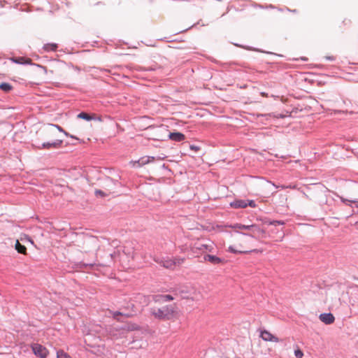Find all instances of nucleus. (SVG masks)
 Here are the masks:
<instances>
[{
  "mask_svg": "<svg viewBox=\"0 0 358 358\" xmlns=\"http://www.w3.org/2000/svg\"><path fill=\"white\" fill-rule=\"evenodd\" d=\"M236 232L234 235L231 231H227L230 234V245L229 251L234 254L248 253L251 252L250 245V238L247 234L239 233L241 229H234Z\"/></svg>",
  "mask_w": 358,
  "mask_h": 358,
  "instance_id": "obj_1",
  "label": "nucleus"
},
{
  "mask_svg": "<svg viewBox=\"0 0 358 358\" xmlns=\"http://www.w3.org/2000/svg\"><path fill=\"white\" fill-rule=\"evenodd\" d=\"M62 129L55 125H51L44 129L43 136L46 141H44L40 149H57L61 147L63 140L59 138Z\"/></svg>",
  "mask_w": 358,
  "mask_h": 358,
  "instance_id": "obj_2",
  "label": "nucleus"
},
{
  "mask_svg": "<svg viewBox=\"0 0 358 358\" xmlns=\"http://www.w3.org/2000/svg\"><path fill=\"white\" fill-rule=\"evenodd\" d=\"M227 227L236 229H244L250 231V234H247L249 238L252 237L256 239H261L266 238V231L257 224L244 225L236 224L235 225H230Z\"/></svg>",
  "mask_w": 358,
  "mask_h": 358,
  "instance_id": "obj_3",
  "label": "nucleus"
},
{
  "mask_svg": "<svg viewBox=\"0 0 358 358\" xmlns=\"http://www.w3.org/2000/svg\"><path fill=\"white\" fill-rule=\"evenodd\" d=\"M151 313L155 318L159 320H170L174 316L175 310L171 306H164L161 308H152Z\"/></svg>",
  "mask_w": 358,
  "mask_h": 358,
  "instance_id": "obj_4",
  "label": "nucleus"
},
{
  "mask_svg": "<svg viewBox=\"0 0 358 358\" xmlns=\"http://www.w3.org/2000/svg\"><path fill=\"white\" fill-rule=\"evenodd\" d=\"M184 262V258L176 257L173 258L164 259L159 262V264L166 268L173 270L177 266H179L181 264H182Z\"/></svg>",
  "mask_w": 358,
  "mask_h": 358,
  "instance_id": "obj_5",
  "label": "nucleus"
},
{
  "mask_svg": "<svg viewBox=\"0 0 358 358\" xmlns=\"http://www.w3.org/2000/svg\"><path fill=\"white\" fill-rule=\"evenodd\" d=\"M31 349L34 353L41 358H45L48 355V350L40 344H33L31 345Z\"/></svg>",
  "mask_w": 358,
  "mask_h": 358,
  "instance_id": "obj_6",
  "label": "nucleus"
},
{
  "mask_svg": "<svg viewBox=\"0 0 358 358\" xmlns=\"http://www.w3.org/2000/svg\"><path fill=\"white\" fill-rule=\"evenodd\" d=\"M155 159L154 157L145 156V157H143L140 158L137 161H131V162H130V164L133 167H140V166H142L145 165L147 164H149L150 162H154Z\"/></svg>",
  "mask_w": 358,
  "mask_h": 358,
  "instance_id": "obj_7",
  "label": "nucleus"
},
{
  "mask_svg": "<svg viewBox=\"0 0 358 358\" xmlns=\"http://www.w3.org/2000/svg\"><path fill=\"white\" fill-rule=\"evenodd\" d=\"M260 337L265 341L278 342L279 339L267 330L261 331Z\"/></svg>",
  "mask_w": 358,
  "mask_h": 358,
  "instance_id": "obj_8",
  "label": "nucleus"
},
{
  "mask_svg": "<svg viewBox=\"0 0 358 358\" xmlns=\"http://www.w3.org/2000/svg\"><path fill=\"white\" fill-rule=\"evenodd\" d=\"M320 320L326 324H331L334 322L335 317L331 313H322L319 316Z\"/></svg>",
  "mask_w": 358,
  "mask_h": 358,
  "instance_id": "obj_9",
  "label": "nucleus"
},
{
  "mask_svg": "<svg viewBox=\"0 0 358 358\" xmlns=\"http://www.w3.org/2000/svg\"><path fill=\"white\" fill-rule=\"evenodd\" d=\"M10 60L14 63L19 64H32V61L30 58L24 57H12Z\"/></svg>",
  "mask_w": 358,
  "mask_h": 358,
  "instance_id": "obj_10",
  "label": "nucleus"
},
{
  "mask_svg": "<svg viewBox=\"0 0 358 358\" xmlns=\"http://www.w3.org/2000/svg\"><path fill=\"white\" fill-rule=\"evenodd\" d=\"M169 137L171 140L177 142L182 141L185 138V135L180 132L170 133Z\"/></svg>",
  "mask_w": 358,
  "mask_h": 358,
  "instance_id": "obj_11",
  "label": "nucleus"
},
{
  "mask_svg": "<svg viewBox=\"0 0 358 358\" xmlns=\"http://www.w3.org/2000/svg\"><path fill=\"white\" fill-rule=\"evenodd\" d=\"M203 259L206 262H209L213 264H217L222 263V259L219 257H217L215 255H204Z\"/></svg>",
  "mask_w": 358,
  "mask_h": 358,
  "instance_id": "obj_12",
  "label": "nucleus"
},
{
  "mask_svg": "<svg viewBox=\"0 0 358 358\" xmlns=\"http://www.w3.org/2000/svg\"><path fill=\"white\" fill-rule=\"evenodd\" d=\"M230 206L235 208H244L248 206V201L247 200H236L234 202L230 203Z\"/></svg>",
  "mask_w": 358,
  "mask_h": 358,
  "instance_id": "obj_13",
  "label": "nucleus"
},
{
  "mask_svg": "<svg viewBox=\"0 0 358 358\" xmlns=\"http://www.w3.org/2000/svg\"><path fill=\"white\" fill-rule=\"evenodd\" d=\"M78 118L83 119L87 121L95 119L96 115L93 114L92 115H89L86 113L82 112L78 115Z\"/></svg>",
  "mask_w": 358,
  "mask_h": 358,
  "instance_id": "obj_14",
  "label": "nucleus"
},
{
  "mask_svg": "<svg viewBox=\"0 0 358 358\" xmlns=\"http://www.w3.org/2000/svg\"><path fill=\"white\" fill-rule=\"evenodd\" d=\"M15 249L19 253L23 255L27 254V248L24 245H22L18 240H17L15 243Z\"/></svg>",
  "mask_w": 358,
  "mask_h": 358,
  "instance_id": "obj_15",
  "label": "nucleus"
},
{
  "mask_svg": "<svg viewBox=\"0 0 358 358\" xmlns=\"http://www.w3.org/2000/svg\"><path fill=\"white\" fill-rule=\"evenodd\" d=\"M58 46H57V44L56 43H47V44H45L44 46H43V50L46 52H50V51H56L57 49Z\"/></svg>",
  "mask_w": 358,
  "mask_h": 358,
  "instance_id": "obj_16",
  "label": "nucleus"
},
{
  "mask_svg": "<svg viewBox=\"0 0 358 358\" xmlns=\"http://www.w3.org/2000/svg\"><path fill=\"white\" fill-rule=\"evenodd\" d=\"M12 86L7 83H3L0 84V89L6 92H8L12 90Z\"/></svg>",
  "mask_w": 358,
  "mask_h": 358,
  "instance_id": "obj_17",
  "label": "nucleus"
},
{
  "mask_svg": "<svg viewBox=\"0 0 358 358\" xmlns=\"http://www.w3.org/2000/svg\"><path fill=\"white\" fill-rule=\"evenodd\" d=\"M57 358H71V357L64 352L63 350H59L57 353Z\"/></svg>",
  "mask_w": 358,
  "mask_h": 358,
  "instance_id": "obj_18",
  "label": "nucleus"
},
{
  "mask_svg": "<svg viewBox=\"0 0 358 358\" xmlns=\"http://www.w3.org/2000/svg\"><path fill=\"white\" fill-rule=\"evenodd\" d=\"M91 5L93 7H101L103 6V3L101 1L92 0L91 2Z\"/></svg>",
  "mask_w": 358,
  "mask_h": 358,
  "instance_id": "obj_19",
  "label": "nucleus"
},
{
  "mask_svg": "<svg viewBox=\"0 0 358 358\" xmlns=\"http://www.w3.org/2000/svg\"><path fill=\"white\" fill-rule=\"evenodd\" d=\"M294 355L297 358H302L303 356V352L299 349H297L294 351Z\"/></svg>",
  "mask_w": 358,
  "mask_h": 358,
  "instance_id": "obj_20",
  "label": "nucleus"
},
{
  "mask_svg": "<svg viewBox=\"0 0 358 358\" xmlns=\"http://www.w3.org/2000/svg\"><path fill=\"white\" fill-rule=\"evenodd\" d=\"M162 299L164 301H172L173 300V297L171 295L166 294L162 296Z\"/></svg>",
  "mask_w": 358,
  "mask_h": 358,
  "instance_id": "obj_21",
  "label": "nucleus"
},
{
  "mask_svg": "<svg viewBox=\"0 0 358 358\" xmlns=\"http://www.w3.org/2000/svg\"><path fill=\"white\" fill-rule=\"evenodd\" d=\"M248 201V206H250L252 208H255L257 206L255 202L253 200H247Z\"/></svg>",
  "mask_w": 358,
  "mask_h": 358,
  "instance_id": "obj_22",
  "label": "nucleus"
},
{
  "mask_svg": "<svg viewBox=\"0 0 358 358\" xmlns=\"http://www.w3.org/2000/svg\"><path fill=\"white\" fill-rule=\"evenodd\" d=\"M285 222L283 221H278V220H274L273 222H270V224L271 225H277V224H284Z\"/></svg>",
  "mask_w": 358,
  "mask_h": 358,
  "instance_id": "obj_23",
  "label": "nucleus"
},
{
  "mask_svg": "<svg viewBox=\"0 0 358 358\" xmlns=\"http://www.w3.org/2000/svg\"><path fill=\"white\" fill-rule=\"evenodd\" d=\"M113 317L117 320H119L118 317L122 315V313L120 312H115L113 313Z\"/></svg>",
  "mask_w": 358,
  "mask_h": 358,
  "instance_id": "obj_24",
  "label": "nucleus"
},
{
  "mask_svg": "<svg viewBox=\"0 0 358 358\" xmlns=\"http://www.w3.org/2000/svg\"><path fill=\"white\" fill-rule=\"evenodd\" d=\"M95 194L96 196L100 195L101 196H104L106 195L101 190H96Z\"/></svg>",
  "mask_w": 358,
  "mask_h": 358,
  "instance_id": "obj_25",
  "label": "nucleus"
},
{
  "mask_svg": "<svg viewBox=\"0 0 358 358\" xmlns=\"http://www.w3.org/2000/svg\"><path fill=\"white\" fill-rule=\"evenodd\" d=\"M196 248H197V249H199V250H203V249L208 250V245L201 244V245H200L199 246H198Z\"/></svg>",
  "mask_w": 358,
  "mask_h": 358,
  "instance_id": "obj_26",
  "label": "nucleus"
},
{
  "mask_svg": "<svg viewBox=\"0 0 358 358\" xmlns=\"http://www.w3.org/2000/svg\"><path fill=\"white\" fill-rule=\"evenodd\" d=\"M325 58L329 60H334L335 57L334 56H326Z\"/></svg>",
  "mask_w": 358,
  "mask_h": 358,
  "instance_id": "obj_27",
  "label": "nucleus"
},
{
  "mask_svg": "<svg viewBox=\"0 0 358 358\" xmlns=\"http://www.w3.org/2000/svg\"><path fill=\"white\" fill-rule=\"evenodd\" d=\"M261 95H262V96H265V97H267V96H268V94H267L266 93H265V92H261Z\"/></svg>",
  "mask_w": 358,
  "mask_h": 358,
  "instance_id": "obj_28",
  "label": "nucleus"
},
{
  "mask_svg": "<svg viewBox=\"0 0 358 358\" xmlns=\"http://www.w3.org/2000/svg\"><path fill=\"white\" fill-rule=\"evenodd\" d=\"M287 187H289V188H294V187H292L291 185L287 186V187H285V186H283V185L281 186V188H282V189L287 188Z\"/></svg>",
  "mask_w": 358,
  "mask_h": 358,
  "instance_id": "obj_29",
  "label": "nucleus"
},
{
  "mask_svg": "<svg viewBox=\"0 0 358 358\" xmlns=\"http://www.w3.org/2000/svg\"><path fill=\"white\" fill-rule=\"evenodd\" d=\"M70 138H76L75 136H73V135H69Z\"/></svg>",
  "mask_w": 358,
  "mask_h": 358,
  "instance_id": "obj_30",
  "label": "nucleus"
},
{
  "mask_svg": "<svg viewBox=\"0 0 358 358\" xmlns=\"http://www.w3.org/2000/svg\"><path fill=\"white\" fill-rule=\"evenodd\" d=\"M191 148H192V150H196V148H195V147H194V146H192V147H191Z\"/></svg>",
  "mask_w": 358,
  "mask_h": 358,
  "instance_id": "obj_31",
  "label": "nucleus"
},
{
  "mask_svg": "<svg viewBox=\"0 0 358 358\" xmlns=\"http://www.w3.org/2000/svg\"><path fill=\"white\" fill-rule=\"evenodd\" d=\"M357 203H358V201H357ZM357 206H358V204H357Z\"/></svg>",
  "mask_w": 358,
  "mask_h": 358,
  "instance_id": "obj_32",
  "label": "nucleus"
}]
</instances>
